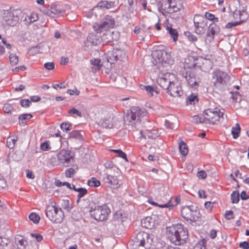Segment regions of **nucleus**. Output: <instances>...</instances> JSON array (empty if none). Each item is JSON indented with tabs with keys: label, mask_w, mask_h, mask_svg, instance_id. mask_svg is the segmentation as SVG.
Segmentation results:
<instances>
[{
	"label": "nucleus",
	"mask_w": 249,
	"mask_h": 249,
	"mask_svg": "<svg viewBox=\"0 0 249 249\" xmlns=\"http://www.w3.org/2000/svg\"><path fill=\"white\" fill-rule=\"evenodd\" d=\"M114 25V18L111 16H107L100 24L95 23L93 25L94 31L100 33L101 41L103 45L114 39H117V37L114 36L115 34L117 35V33L110 30V29L113 28Z\"/></svg>",
	"instance_id": "1"
},
{
	"label": "nucleus",
	"mask_w": 249,
	"mask_h": 249,
	"mask_svg": "<svg viewBox=\"0 0 249 249\" xmlns=\"http://www.w3.org/2000/svg\"><path fill=\"white\" fill-rule=\"evenodd\" d=\"M169 233L170 240L177 245L183 244L188 239L187 231L184 230L181 224L177 225L172 228L169 230Z\"/></svg>",
	"instance_id": "2"
},
{
	"label": "nucleus",
	"mask_w": 249,
	"mask_h": 249,
	"mask_svg": "<svg viewBox=\"0 0 249 249\" xmlns=\"http://www.w3.org/2000/svg\"><path fill=\"white\" fill-rule=\"evenodd\" d=\"M90 216L95 220L104 221L107 219L110 210L107 204H94L90 207Z\"/></svg>",
	"instance_id": "3"
},
{
	"label": "nucleus",
	"mask_w": 249,
	"mask_h": 249,
	"mask_svg": "<svg viewBox=\"0 0 249 249\" xmlns=\"http://www.w3.org/2000/svg\"><path fill=\"white\" fill-rule=\"evenodd\" d=\"M146 114V111L145 109H141L138 107H133L130 111L124 116V120L126 124L136 126L137 124L140 123V118Z\"/></svg>",
	"instance_id": "4"
},
{
	"label": "nucleus",
	"mask_w": 249,
	"mask_h": 249,
	"mask_svg": "<svg viewBox=\"0 0 249 249\" xmlns=\"http://www.w3.org/2000/svg\"><path fill=\"white\" fill-rule=\"evenodd\" d=\"M152 242L150 235L145 232H139L133 240L132 249H147Z\"/></svg>",
	"instance_id": "5"
},
{
	"label": "nucleus",
	"mask_w": 249,
	"mask_h": 249,
	"mask_svg": "<svg viewBox=\"0 0 249 249\" xmlns=\"http://www.w3.org/2000/svg\"><path fill=\"white\" fill-rule=\"evenodd\" d=\"M230 80V76L223 71L217 70L213 73L212 82L218 89H222Z\"/></svg>",
	"instance_id": "6"
},
{
	"label": "nucleus",
	"mask_w": 249,
	"mask_h": 249,
	"mask_svg": "<svg viewBox=\"0 0 249 249\" xmlns=\"http://www.w3.org/2000/svg\"><path fill=\"white\" fill-rule=\"evenodd\" d=\"M152 56L153 59L152 62L155 65L170 64L172 62L170 54L164 50H155L152 53Z\"/></svg>",
	"instance_id": "7"
},
{
	"label": "nucleus",
	"mask_w": 249,
	"mask_h": 249,
	"mask_svg": "<svg viewBox=\"0 0 249 249\" xmlns=\"http://www.w3.org/2000/svg\"><path fill=\"white\" fill-rule=\"evenodd\" d=\"M19 13L20 11L16 9L4 11L2 17L3 23L11 26L16 25L18 22Z\"/></svg>",
	"instance_id": "8"
},
{
	"label": "nucleus",
	"mask_w": 249,
	"mask_h": 249,
	"mask_svg": "<svg viewBox=\"0 0 249 249\" xmlns=\"http://www.w3.org/2000/svg\"><path fill=\"white\" fill-rule=\"evenodd\" d=\"M206 124H214L215 122L219 120L220 117L224 115L223 112H221L218 108L213 109L209 108L206 109L203 112Z\"/></svg>",
	"instance_id": "9"
},
{
	"label": "nucleus",
	"mask_w": 249,
	"mask_h": 249,
	"mask_svg": "<svg viewBox=\"0 0 249 249\" xmlns=\"http://www.w3.org/2000/svg\"><path fill=\"white\" fill-rule=\"evenodd\" d=\"M106 57L107 63H109L111 67L112 65L118 61H123L125 58V53L121 49H113L107 53Z\"/></svg>",
	"instance_id": "10"
},
{
	"label": "nucleus",
	"mask_w": 249,
	"mask_h": 249,
	"mask_svg": "<svg viewBox=\"0 0 249 249\" xmlns=\"http://www.w3.org/2000/svg\"><path fill=\"white\" fill-rule=\"evenodd\" d=\"M175 81V75L170 72L160 74L157 79L158 85L165 90L169 88V85Z\"/></svg>",
	"instance_id": "11"
},
{
	"label": "nucleus",
	"mask_w": 249,
	"mask_h": 249,
	"mask_svg": "<svg viewBox=\"0 0 249 249\" xmlns=\"http://www.w3.org/2000/svg\"><path fill=\"white\" fill-rule=\"evenodd\" d=\"M193 206H184L181 210L182 217L187 221H196L198 220L199 213L193 209Z\"/></svg>",
	"instance_id": "12"
},
{
	"label": "nucleus",
	"mask_w": 249,
	"mask_h": 249,
	"mask_svg": "<svg viewBox=\"0 0 249 249\" xmlns=\"http://www.w3.org/2000/svg\"><path fill=\"white\" fill-rule=\"evenodd\" d=\"M194 22L196 33L199 35L205 33L208 27L207 18L201 15H196Z\"/></svg>",
	"instance_id": "13"
},
{
	"label": "nucleus",
	"mask_w": 249,
	"mask_h": 249,
	"mask_svg": "<svg viewBox=\"0 0 249 249\" xmlns=\"http://www.w3.org/2000/svg\"><path fill=\"white\" fill-rule=\"evenodd\" d=\"M181 75L192 89H196L198 87L200 80L198 78L196 77L193 71L191 70L187 71L185 72H182Z\"/></svg>",
	"instance_id": "14"
},
{
	"label": "nucleus",
	"mask_w": 249,
	"mask_h": 249,
	"mask_svg": "<svg viewBox=\"0 0 249 249\" xmlns=\"http://www.w3.org/2000/svg\"><path fill=\"white\" fill-rule=\"evenodd\" d=\"M57 158L59 164L64 166H69L71 161L73 160V156L71 151L61 150L57 154Z\"/></svg>",
	"instance_id": "15"
},
{
	"label": "nucleus",
	"mask_w": 249,
	"mask_h": 249,
	"mask_svg": "<svg viewBox=\"0 0 249 249\" xmlns=\"http://www.w3.org/2000/svg\"><path fill=\"white\" fill-rule=\"evenodd\" d=\"M118 120L116 118L107 116L101 118L98 122V124L99 126L105 128H112L113 127L118 128Z\"/></svg>",
	"instance_id": "16"
},
{
	"label": "nucleus",
	"mask_w": 249,
	"mask_h": 249,
	"mask_svg": "<svg viewBox=\"0 0 249 249\" xmlns=\"http://www.w3.org/2000/svg\"><path fill=\"white\" fill-rule=\"evenodd\" d=\"M166 92L171 96L180 97L183 94L181 87L179 86L177 79L172 83L169 86V88L166 89Z\"/></svg>",
	"instance_id": "17"
},
{
	"label": "nucleus",
	"mask_w": 249,
	"mask_h": 249,
	"mask_svg": "<svg viewBox=\"0 0 249 249\" xmlns=\"http://www.w3.org/2000/svg\"><path fill=\"white\" fill-rule=\"evenodd\" d=\"M103 180L107 186L111 188L118 189L120 186L119 180L116 176L106 173L104 175Z\"/></svg>",
	"instance_id": "18"
},
{
	"label": "nucleus",
	"mask_w": 249,
	"mask_h": 249,
	"mask_svg": "<svg viewBox=\"0 0 249 249\" xmlns=\"http://www.w3.org/2000/svg\"><path fill=\"white\" fill-rule=\"evenodd\" d=\"M90 33L85 42V45L87 46L98 45L101 43L100 33Z\"/></svg>",
	"instance_id": "19"
},
{
	"label": "nucleus",
	"mask_w": 249,
	"mask_h": 249,
	"mask_svg": "<svg viewBox=\"0 0 249 249\" xmlns=\"http://www.w3.org/2000/svg\"><path fill=\"white\" fill-rule=\"evenodd\" d=\"M233 18H237L238 17L240 19V24L245 21L249 18V16L246 11L243 10L242 11L235 10L232 13Z\"/></svg>",
	"instance_id": "20"
},
{
	"label": "nucleus",
	"mask_w": 249,
	"mask_h": 249,
	"mask_svg": "<svg viewBox=\"0 0 249 249\" xmlns=\"http://www.w3.org/2000/svg\"><path fill=\"white\" fill-rule=\"evenodd\" d=\"M140 133L141 134V136L144 139H146L147 137L149 139H155L156 138H158L159 136V133L155 129L151 130H146L145 131H143L142 130L140 131Z\"/></svg>",
	"instance_id": "21"
},
{
	"label": "nucleus",
	"mask_w": 249,
	"mask_h": 249,
	"mask_svg": "<svg viewBox=\"0 0 249 249\" xmlns=\"http://www.w3.org/2000/svg\"><path fill=\"white\" fill-rule=\"evenodd\" d=\"M164 26L166 27V30L172 38L174 41H176L178 39V31L172 28V25L167 22H165L164 24Z\"/></svg>",
	"instance_id": "22"
},
{
	"label": "nucleus",
	"mask_w": 249,
	"mask_h": 249,
	"mask_svg": "<svg viewBox=\"0 0 249 249\" xmlns=\"http://www.w3.org/2000/svg\"><path fill=\"white\" fill-rule=\"evenodd\" d=\"M171 2L173 13L183 10L184 6L182 0H171Z\"/></svg>",
	"instance_id": "23"
},
{
	"label": "nucleus",
	"mask_w": 249,
	"mask_h": 249,
	"mask_svg": "<svg viewBox=\"0 0 249 249\" xmlns=\"http://www.w3.org/2000/svg\"><path fill=\"white\" fill-rule=\"evenodd\" d=\"M220 29L216 24L212 23L209 25L207 35L208 36H211L212 39H213L214 36L217 35Z\"/></svg>",
	"instance_id": "24"
},
{
	"label": "nucleus",
	"mask_w": 249,
	"mask_h": 249,
	"mask_svg": "<svg viewBox=\"0 0 249 249\" xmlns=\"http://www.w3.org/2000/svg\"><path fill=\"white\" fill-rule=\"evenodd\" d=\"M155 222L151 217L147 216L141 221V225L142 227L147 229H151L154 227Z\"/></svg>",
	"instance_id": "25"
},
{
	"label": "nucleus",
	"mask_w": 249,
	"mask_h": 249,
	"mask_svg": "<svg viewBox=\"0 0 249 249\" xmlns=\"http://www.w3.org/2000/svg\"><path fill=\"white\" fill-rule=\"evenodd\" d=\"M171 7V0H162L160 7L164 12L170 14L173 13Z\"/></svg>",
	"instance_id": "26"
},
{
	"label": "nucleus",
	"mask_w": 249,
	"mask_h": 249,
	"mask_svg": "<svg viewBox=\"0 0 249 249\" xmlns=\"http://www.w3.org/2000/svg\"><path fill=\"white\" fill-rule=\"evenodd\" d=\"M57 207L53 206H48L46 209V216L52 221L54 219V214L55 213Z\"/></svg>",
	"instance_id": "27"
},
{
	"label": "nucleus",
	"mask_w": 249,
	"mask_h": 249,
	"mask_svg": "<svg viewBox=\"0 0 249 249\" xmlns=\"http://www.w3.org/2000/svg\"><path fill=\"white\" fill-rule=\"evenodd\" d=\"M64 217V213L61 208H58L56 209L53 222L56 223H60Z\"/></svg>",
	"instance_id": "28"
},
{
	"label": "nucleus",
	"mask_w": 249,
	"mask_h": 249,
	"mask_svg": "<svg viewBox=\"0 0 249 249\" xmlns=\"http://www.w3.org/2000/svg\"><path fill=\"white\" fill-rule=\"evenodd\" d=\"M38 19V15L36 13H31L30 15L27 16L24 19L26 23L30 24L35 22Z\"/></svg>",
	"instance_id": "29"
},
{
	"label": "nucleus",
	"mask_w": 249,
	"mask_h": 249,
	"mask_svg": "<svg viewBox=\"0 0 249 249\" xmlns=\"http://www.w3.org/2000/svg\"><path fill=\"white\" fill-rule=\"evenodd\" d=\"M31 114H24L19 116V123L20 125H25L26 124V120L32 117Z\"/></svg>",
	"instance_id": "30"
},
{
	"label": "nucleus",
	"mask_w": 249,
	"mask_h": 249,
	"mask_svg": "<svg viewBox=\"0 0 249 249\" xmlns=\"http://www.w3.org/2000/svg\"><path fill=\"white\" fill-rule=\"evenodd\" d=\"M149 202L153 205L158 206L160 208H168L169 209H171L174 206V205L171 203V197H170V199L168 201L167 203L163 204H159L157 203L152 201H149Z\"/></svg>",
	"instance_id": "31"
},
{
	"label": "nucleus",
	"mask_w": 249,
	"mask_h": 249,
	"mask_svg": "<svg viewBox=\"0 0 249 249\" xmlns=\"http://www.w3.org/2000/svg\"><path fill=\"white\" fill-rule=\"evenodd\" d=\"M179 149L180 153L184 156H186L188 153V149L187 144L184 142H181L179 144Z\"/></svg>",
	"instance_id": "32"
},
{
	"label": "nucleus",
	"mask_w": 249,
	"mask_h": 249,
	"mask_svg": "<svg viewBox=\"0 0 249 249\" xmlns=\"http://www.w3.org/2000/svg\"><path fill=\"white\" fill-rule=\"evenodd\" d=\"M240 130L241 128L239 124L238 123L235 124V126L232 127L231 134L234 139H237L239 137Z\"/></svg>",
	"instance_id": "33"
},
{
	"label": "nucleus",
	"mask_w": 249,
	"mask_h": 249,
	"mask_svg": "<svg viewBox=\"0 0 249 249\" xmlns=\"http://www.w3.org/2000/svg\"><path fill=\"white\" fill-rule=\"evenodd\" d=\"M192 122L195 124L204 123L206 124L205 118L204 115H195L193 116Z\"/></svg>",
	"instance_id": "34"
},
{
	"label": "nucleus",
	"mask_w": 249,
	"mask_h": 249,
	"mask_svg": "<svg viewBox=\"0 0 249 249\" xmlns=\"http://www.w3.org/2000/svg\"><path fill=\"white\" fill-rule=\"evenodd\" d=\"M142 89L145 90L149 96H152L154 94V92H155L156 94H158V92L151 86H144L142 85H140Z\"/></svg>",
	"instance_id": "35"
},
{
	"label": "nucleus",
	"mask_w": 249,
	"mask_h": 249,
	"mask_svg": "<svg viewBox=\"0 0 249 249\" xmlns=\"http://www.w3.org/2000/svg\"><path fill=\"white\" fill-rule=\"evenodd\" d=\"M26 241L23 240V237L21 236H18L15 238V243L19 248L18 246L20 247L21 249H24L25 248V243Z\"/></svg>",
	"instance_id": "36"
},
{
	"label": "nucleus",
	"mask_w": 249,
	"mask_h": 249,
	"mask_svg": "<svg viewBox=\"0 0 249 249\" xmlns=\"http://www.w3.org/2000/svg\"><path fill=\"white\" fill-rule=\"evenodd\" d=\"M17 141V137H13V138L11 137H8L6 142L7 146L10 149H12L15 146V143Z\"/></svg>",
	"instance_id": "37"
},
{
	"label": "nucleus",
	"mask_w": 249,
	"mask_h": 249,
	"mask_svg": "<svg viewBox=\"0 0 249 249\" xmlns=\"http://www.w3.org/2000/svg\"><path fill=\"white\" fill-rule=\"evenodd\" d=\"M113 4V2L112 1L108 2L107 0H103L98 3V6L101 8L108 9L110 8Z\"/></svg>",
	"instance_id": "38"
},
{
	"label": "nucleus",
	"mask_w": 249,
	"mask_h": 249,
	"mask_svg": "<svg viewBox=\"0 0 249 249\" xmlns=\"http://www.w3.org/2000/svg\"><path fill=\"white\" fill-rule=\"evenodd\" d=\"M100 184V181L95 178H91L88 181V185L90 187H97Z\"/></svg>",
	"instance_id": "39"
},
{
	"label": "nucleus",
	"mask_w": 249,
	"mask_h": 249,
	"mask_svg": "<svg viewBox=\"0 0 249 249\" xmlns=\"http://www.w3.org/2000/svg\"><path fill=\"white\" fill-rule=\"evenodd\" d=\"M232 203H237L240 199V195L238 191H233L231 195Z\"/></svg>",
	"instance_id": "40"
},
{
	"label": "nucleus",
	"mask_w": 249,
	"mask_h": 249,
	"mask_svg": "<svg viewBox=\"0 0 249 249\" xmlns=\"http://www.w3.org/2000/svg\"><path fill=\"white\" fill-rule=\"evenodd\" d=\"M69 138H74L79 140H82V135L78 130H74L70 133Z\"/></svg>",
	"instance_id": "41"
},
{
	"label": "nucleus",
	"mask_w": 249,
	"mask_h": 249,
	"mask_svg": "<svg viewBox=\"0 0 249 249\" xmlns=\"http://www.w3.org/2000/svg\"><path fill=\"white\" fill-rule=\"evenodd\" d=\"M78 193L77 195V202H78L80 199L83 197L88 192L87 190L84 188H78L76 190V191Z\"/></svg>",
	"instance_id": "42"
},
{
	"label": "nucleus",
	"mask_w": 249,
	"mask_h": 249,
	"mask_svg": "<svg viewBox=\"0 0 249 249\" xmlns=\"http://www.w3.org/2000/svg\"><path fill=\"white\" fill-rule=\"evenodd\" d=\"M205 16V17L204 18H207V21L208 20L213 21V22H216L219 21L218 18H215V16L211 13L206 12Z\"/></svg>",
	"instance_id": "43"
},
{
	"label": "nucleus",
	"mask_w": 249,
	"mask_h": 249,
	"mask_svg": "<svg viewBox=\"0 0 249 249\" xmlns=\"http://www.w3.org/2000/svg\"><path fill=\"white\" fill-rule=\"evenodd\" d=\"M50 142L49 141H45L40 144V149L44 151H49L51 149Z\"/></svg>",
	"instance_id": "44"
},
{
	"label": "nucleus",
	"mask_w": 249,
	"mask_h": 249,
	"mask_svg": "<svg viewBox=\"0 0 249 249\" xmlns=\"http://www.w3.org/2000/svg\"><path fill=\"white\" fill-rule=\"evenodd\" d=\"M9 60L10 63L13 65H15L18 64V56L13 53H11L9 55Z\"/></svg>",
	"instance_id": "45"
},
{
	"label": "nucleus",
	"mask_w": 249,
	"mask_h": 249,
	"mask_svg": "<svg viewBox=\"0 0 249 249\" xmlns=\"http://www.w3.org/2000/svg\"><path fill=\"white\" fill-rule=\"evenodd\" d=\"M29 219L35 223H37L40 220V217L38 215L32 213L29 216Z\"/></svg>",
	"instance_id": "46"
},
{
	"label": "nucleus",
	"mask_w": 249,
	"mask_h": 249,
	"mask_svg": "<svg viewBox=\"0 0 249 249\" xmlns=\"http://www.w3.org/2000/svg\"><path fill=\"white\" fill-rule=\"evenodd\" d=\"M13 109V106L10 104H5L3 107V111L7 114H11V112Z\"/></svg>",
	"instance_id": "47"
},
{
	"label": "nucleus",
	"mask_w": 249,
	"mask_h": 249,
	"mask_svg": "<svg viewBox=\"0 0 249 249\" xmlns=\"http://www.w3.org/2000/svg\"><path fill=\"white\" fill-rule=\"evenodd\" d=\"M10 243L11 240L9 238L0 237V246H7Z\"/></svg>",
	"instance_id": "48"
},
{
	"label": "nucleus",
	"mask_w": 249,
	"mask_h": 249,
	"mask_svg": "<svg viewBox=\"0 0 249 249\" xmlns=\"http://www.w3.org/2000/svg\"><path fill=\"white\" fill-rule=\"evenodd\" d=\"M61 129L68 131L72 129V124L70 123H62L60 125Z\"/></svg>",
	"instance_id": "49"
},
{
	"label": "nucleus",
	"mask_w": 249,
	"mask_h": 249,
	"mask_svg": "<svg viewBox=\"0 0 249 249\" xmlns=\"http://www.w3.org/2000/svg\"><path fill=\"white\" fill-rule=\"evenodd\" d=\"M54 184L57 187H61L62 186L66 185L68 188L71 189V185L70 183L68 182H62L61 181H60L59 180H57L55 181Z\"/></svg>",
	"instance_id": "50"
},
{
	"label": "nucleus",
	"mask_w": 249,
	"mask_h": 249,
	"mask_svg": "<svg viewBox=\"0 0 249 249\" xmlns=\"http://www.w3.org/2000/svg\"><path fill=\"white\" fill-rule=\"evenodd\" d=\"M187 98L188 100L187 101H188V102L191 105H194L195 104L196 100V101H198L197 95H195L194 94H192L189 96Z\"/></svg>",
	"instance_id": "51"
},
{
	"label": "nucleus",
	"mask_w": 249,
	"mask_h": 249,
	"mask_svg": "<svg viewBox=\"0 0 249 249\" xmlns=\"http://www.w3.org/2000/svg\"><path fill=\"white\" fill-rule=\"evenodd\" d=\"M20 105L23 107H28L31 104V101L29 99H21L20 101Z\"/></svg>",
	"instance_id": "52"
},
{
	"label": "nucleus",
	"mask_w": 249,
	"mask_h": 249,
	"mask_svg": "<svg viewBox=\"0 0 249 249\" xmlns=\"http://www.w3.org/2000/svg\"><path fill=\"white\" fill-rule=\"evenodd\" d=\"M101 60L99 59H95L94 60H90L91 64L95 66L97 68V69L99 70L101 67V65H100Z\"/></svg>",
	"instance_id": "53"
},
{
	"label": "nucleus",
	"mask_w": 249,
	"mask_h": 249,
	"mask_svg": "<svg viewBox=\"0 0 249 249\" xmlns=\"http://www.w3.org/2000/svg\"><path fill=\"white\" fill-rule=\"evenodd\" d=\"M185 36L189 41L195 42L197 40L196 37L190 32L185 33Z\"/></svg>",
	"instance_id": "54"
},
{
	"label": "nucleus",
	"mask_w": 249,
	"mask_h": 249,
	"mask_svg": "<svg viewBox=\"0 0 249 249\" xmlns=\"http://www.w3.org/2000/svg\"><path fill=\"white\" fill-rule=\"evenodd\" d=\"M75 171L72 168H69L67 169L65 172V175L67 177L71 178L74 174Z\"/></svg>",
	"instance_id": "55"
},
{
	"label": "nucleus",
	"mask_w": 249,
	"mask_h": 249,
	"mask_svg": "<svg viewBox=\"0 0 249 249\" xmlns=\"http://www.w3.org/2000/svg\"><path fill=\"white\" fill-rule=\"evenodd\" d=\"M44 67L46 69L50 71L53 70L54 68L55 65L53 62H49L45 63L44 64Z\"/></svg>",
	"instance_id": "56"
},
{
	"label": "nucleus",
	"mask_w": 249,
	"mask_h": 249,
	"mask_svg": "<svg viewBox=\"0 0 249 249\" xmlns=\"http://www.w3.org/2000/svg\"><path fill=\"white\" fill-rule=\"evenodd\" d=\"M68 113L70 114H76L78 117H82V113L75 108H72L69 110Z\"/></svg>",
	"instance_id": "57"
},
{
	"label": "nucleus",
	"mask_w": 249,
	"mask_h": 249,
	"mask_svg": "<svg viewBox=\"0 0 249 249\" xmlns=\"http://www.w3.org/2000/svg\"><path fill=\"white\" fill-rule=\"evenodd\" d=\"M7 186L5 179L1 176H0V190L3 189Z\"/></svg>",
	"instance_id": "58"
},
{
	"label": "nucleus",
	"mask_w": 249,
	"mask_h": 249,
	"mask_svg": "<svg viewBox=\"0 0 249 249\" xmlns=\"http://www.w3.org/2000/svg\"><path fill=\"white\" fill-rule=\"evenodd\" d=\"M233 213L232 211H227L225 213V217L228 220H230L234 218Z\"/></svg>",
	"instance_id": "59"
},
{
	"label": "nucleus",
	"mask_w": 249,
	"mask_h": 249,
	"mask_svg": "<svg viewBox=\"0 0 249 249\" xmlns=\"http://www.w3.org/2000/svg\"><path fill=\"white\" fill-rule=\"evenodd\" d=\"M67 85L64 83H61L60 84H53L52 87L54 89H57V88H59L60 89H65L67 87Z\"/></svg>",
	"instance_id": "60"
},
{
	"label": "nucleus",
	"mask_w": 249,
	"mask_h": 249,
	"mask_svg": "<svg viewBox=\"0 0 249 249\" xmlns=\"http://www.w3.org/2000/svg\"><path fill=\"white\" fill-rule=\"evenodd\" d=\"M67 92L68 94H69L71 95L74 94L78 95L80 94V91L76 89H69L67 90Z\"/></svg>",
	"instance_id": "61"
},
{
	"label": "nucleus",
	"mask_w": 249,
	"mask_h": 249,
	"mask_svg": "<svg viewBox=\"0 0 249 249\" xmlns=\"http://www.w3.org/2000/svg\"><path fill=\"white\" fill-rule=\"evenodd\" d=\"M239 247L243 249H249V243L247 241L242 242L239 244Z\"/></svg>",
	"instance_id": "62"
},
{
	"label": "nucleus",
	"mask_w": 249,
	"mask_h": 249,
	"mask_svg": "<svg viewBox=\"0 0 249 249\" xmlns=\"http://www.w3.org/2000/svg\"><path fill=\"white\" fill-rule=\"evenodd\" d=\"M58 13H57V11H56L55 12L49 9V10L47 11V15L51 18H54L55 16L58 15Z\"/></svg>",
	"instance_id": "63"
},
{
	"label": "nucleus",
	"mask_w": 249,
	"mask_h": 249,
	"mask_svg": "<svg viewBox=\"0 0 249 249\" xmlns=\"http://www.w3.org/2000/svg\"><path fill=\"white\" fill-rule=\"evenodd\" d=\"M197 177L199 178L205 179L207 177V174L204 171H200L197 173Z\"/></svg>",
	"instance_id": "64"
}]
</instances>
